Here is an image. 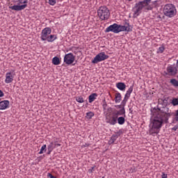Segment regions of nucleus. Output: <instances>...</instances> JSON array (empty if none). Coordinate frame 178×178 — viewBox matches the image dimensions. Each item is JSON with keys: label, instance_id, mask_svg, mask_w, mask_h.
Here are the masks:
<instances>
[{"label": "nucleus", "instance_id": "f257e3e1", "mask_svg": "<svg viewBox=\"0 0 178 178\" xmlns=\"http://www.w3.org/2000/svg\"><path fill=\"white\" fill-rule=\"evenodd\" d=\"M172 115H173L172 112L168 111V113H161L155 115L150 121L149 134L153 137L159 134L163 123H168Z\"/></svg>", "mask_w": 178, "mask_h": 178}, {"label": "nucleus", "instance_id": "f03ea898", "mask_svg": "<svg viewBox=\"0 0 178 178\" xmlns=\"http://www.w3.org/2000/svg\"><path fill=\"white\" fill-rule=\"evenodd\" d=\"M114 33L115 34H119V33H122V31H131V29H130V24L129 22L125 23V26L118 24L116 23L110 25L105 29V33Z\"/></svg>", "mask_w": 178, "mask_h": 178}, {"label": "nucleus", "instance_id": "7ed1b4c3", "mask_svg": "<svg viewBox=\"0 0 178 178\" xmlns=\"http://www.w3.org/2000/svg\"><path fill=\"white\" fill-rule=\"evenodd\" d=\"M52 30L49 27H46L42 30L40 38L42 41H47V42H54L55 40H58L56 35H51Z\"/></svg>", "mask_w": 178, "mask_h": 178}, {"label": "nucleus", "instance_id": "20e7f679", "mask_svg": "<svg viewBox=\"0 0 178 178\" xmlns=\"http://www.w3.org/2000/svg\"><path fill=\"white\" fill-rule=\"evenodd\" d=\"M163 13L166 17L172 19V17H175V15H177V10L176 9V6L172 3H168L164 6Z\"/></svg>", "mask_w": 178, "mask_h": 178}, {"label": "nucleus", "instance_id": "39448f33", "mask_svg": "<svg viewBox=\"0 0 178 178\" xmlns=\"http://www.w3.org/2000/svg\"><path fill=\"white\" fill-rule=\"evenodd\" d=\"M97 16L99 17L100 20H108L109 16H111V12L106 6H103L99 7L97 10Z\"/></svg>", "mask_w": 178, "mask_h": 178}, {"label": "nucleus", "instance_id": "423d86ee", "mask_svg": "<svg viewBox=\"0 0 178 178\" xmlns=\"http://www.w3.org/2000/svg\"><path fill=\"white\" fill-rule=\"evenodd\" d=\"M108 58L109 56L105 54V52H101L95 56V57L92 60V63L97 64L99 63V62L106 60V59H108Z\"/></svg>", "mask_w": 178, "mask_h": 178}, {"label": "nucleus", "instance_id": "0eeeda50", "mask_svg": "<svg viewBox=\"0 0 178 178\" xmlns=\"http://www.w3.org/2000/svg\"><path fill=\"white\" fill-rule=\"evenodd\" d=\"M106 123L110 124L111 126H115L118 123V113L113 114L112 115H108L106 118Z\"/></svg>", "mask_w": 178, "mask_h": 178}, {"label": "nucleus", "instance_id": "6e6552de", "mask_svg": "<svg viewBox=\"0 0 178 178\" xmlns=\"http://www.w3.org/2000/svg\"><path fill=\"white\" fill-rule=\"evenodd\" d=\"M74 55L72 53L67 54L64 56V63H65V65H72V63L74 62Z\"/></svg>", "mask_w": 178, "mask_h": 178}, {"label": "nucleus", "instance_id": "1a4fd4ad", "mask_svg": "<svg viewBox=\"0 0 178 178\" xmlns=\"http://www.w3.org/2000/svg\"><path fill=\"white\" fill-rule=\"evenodd\" d=\"M167 73L168 76H176L177 74V67L170 65L167 67Z\"/></svg>", "mask_w": 178, "mask_h": 178}, {"label": "nucleus", "instance_id": "9d476101", "mask_svg": "<svg viewBox=\"0 0 178 178\" xmlns=\"http://www.w3.org/2000/svg\"><path fill=\"white\" fill-rule=\"evenodd\" d=\"M15 74H15L14 72H7L6 74L5 83L10 84V83H12L13 81V79H15Z\"/></svg>", "mask_w": 178, "mask_h": 178}, {"label": "nucleus", "instance_id": "9b49d317", "mask_svg": "<svg viewBox=\"0 0 178 178\" xmlns=\"http://www.w3.org/2000/svg\"><path fill=\"white\" fill-rule=\"evenodd\" d=\"M26 8H27V4H23L21 6L15 5V6H9V9H11L12 10H17V11L23 10V9H26Z\"/></svg>", "mask_w": 178, "mask_h": 178}, {"label": "nucleus", "instance_id": "f8f14e48", "mask_svg": "<svg viewBox=\"0 0 178 178\" xmlns=\"http://www.w3.org/2000/svg\"><path fill=\"white\" fill-rule=\"evenodd\" d=\"M127 101H129V97H126L124 96V99L121 102V105L122 106H123V108L120 111V115H124V113H126V111H124V106H126V104L127 103Z\"/></svg>", "mask_w": 178, "mask_h": 178}, {"label": "nucleus", "instance_id": "ddd939ff", "mask_svg": "<svg viewBox=\"0 0 178 178\" xmlns=\"http://www.w3.org/2000/svg\"><path fill=\"white\" fill-rule=\"evenodd\" d=\"M9 106V101L3 100L0 102V111H5Z\"/></svg>", "mask_w": 178, "mask_h": 178}, {"label": "nucleus", "instance_id": "4468645a", "mask_svg": "<svg viewBox=\"0 0 178 178\" xmlns=\"http://www.w3.org/2000/svg\"><path fill=\"white\" fill-rule=\"evenodd\" d=\"M117 88L120 91H124L126 90V84L123 82H119L116 84Z\"/></svg>", "mask_w": 178, "mask_h": 178}, {"label": "nucleus", "instance_id": "2eb2a0df", "mask_svg": "<svg viewBox=\"0 0 178 178\" xmlns=\"http://www.w3.org/2000/svg\"><path fill=\"white\" fill-rule=\"evenodd\" d=\"M97 97H98V95L97 93H92L89 96L88 102L89 104H91L97 99Z\"/></svg>", "mask_w": 178, "mask_h": 178}, {"label": "nucleus", "instance_id": "dca6fc26", "mask_svg": "<svg viewBox=\"0 0 178 178\" xmlns=\"http://www.w3.org/2000/svg\"><path fill=\"white\" fill-rule=\"evenodd\" d=\"M55 149V145H54V143H50L49 145L47 146V154L49 155L51 152H52Z\"/></svg>", "mask_w": 178, "mask_h": 178}, {"label": "nucleus", "instance_id": "f3484780", "mask_svg": "<svg viewBox=\"0 0 178 178\" xmlns=\"http://www.w3.org/2000/svg\"><path fill=\"white\" fill-rule=\"evenodd\" d=\"M134 88V87L133 86H131L129 88L128 90H127V92H126V94L124 95V97L126 98H130V95H131V93L133 92Z\"/></svg>", "mask_w": 178, "mask_h": 178}, {"label": "nucleus", "instance_id": "a211bd4d", "mask_svg": "<svg viewBox=\"0 0 178 178\" xmlns=\"http://www.w3.org/2000/svg\"><path fill=\"white\" fill-rule=\"evenodd\" d=\"M118 137H119V136H118L116 134L112 135L110 140H108L109 145L113 144V143H115V140H118Z\"/></svg>", "mask_w": 178, "mask_h": 178}, {"label": "nucleus", "instance_id": "6ab92c4d", "mask_svg": "<svg viewBox=\"0 0 178 178\" xmlns=\"http://www.w3.org/2000/svg\"><path fill=\"white\" fill-rule=\"evenodd\" d=\"M52 63L53 65L58 66V65H60V60H59L58 56H55L52 58Z\"/></svg>", "mask_w": 178, "mask_h": 178}, {"label": "nucleus", "instance_id": "aec40b11", "mask_svg": "<svg viewBox=\"0 0 178 178\" xmlns=\"http://www.w3.org/2000/svg\"><path fill=\"white\" fill-rule=\"evenodd\" d=\"M122 101V95L120 93H116L115 97V104H119Z\"/></svg>", "mask_w": 178, "mask_h": 178}, {"label": "nucleus", "instance_id": "412c9836", "mask_svg": "<svg viewBox=\"0 0 178 178\" xmlns=\"http://www.w3.org/2000/svg\"><path fill=\"white\" fill-rule=\"evenodd\" d=\"M125 122L126 119L124 117H117V123H118V124L122 125L124 123H125Z\"/></svg>", "mask_w": 178, "mask_h": 178}, {"label": "nucleus", "instance_id": "4be33fe9", "mask_svg": "<svg viewBox=\"0 0 178 178\" xmlns=\"http://www.w3.org/2000/svg\"><path fill=\"white\" fill-rule=\"evenodd\" d=\"M165 51V44H162L161 47L157 49V54H163Z\"/></svg>", "mask_w": 178, "mask_h": 178}, {"label": "nucleus", "instance_id": "5701e85b", "mask_svg": "<svg viewBox=\"0 0 178 178\" xmlns=\"http://www.w3.org/2000/svg\"><path fill=\"white\" fill-rule=\"evenodd\" d=\"M171 104L173 105V106H177L178 105V98H172L170 102Z\"/></svg>", "mask_w": 178, "mask_h": 178}, {"label": "nucleus", "instance_id": "b1692460", "mask_svg": "<svg viewBox=\"0 0 178 178\" xmlns=\"http://www.w3.org/2000/svg\"><path fill=\"white\" fill-rule=\"evenodd\" d=\"M44 152H47V145H43L41 147L40 151L39 152L40 154H44Z\"/></svg>", "mask_w": 178, "mask_h": 178}, {"label": "nucleus", "instance_id": "393cba45", "mask_svg": "<svg viewBox=\"0 0 178 178\" xmlns=\"http://www.w3.org/2000/svg\"><path fill=\"white\" fill-rule=\"evenodd\" d=\"M170 82L172 83V85L174 87H178V81L177 80L172 79H170Z\"/></svg>", "mask_w": 178, "mask_h": 178}, {"label": "nucleus", "instance_id": "a878e982", "mask_svg": "<svg viewBox=\"0 0 178 178\" xmlns=\"http://www.w3.org/2000/svg\"><path fill=\"white\" fill-rule=\"evenodd\" d=\"M94 115L95 114L92 111L88 112V113H86V118L87 119H92Z\"/></svg>", "mask_w": 178, "mask_h": 178}, {"label": "nucleus", "instance_id": "bb28decb", "mask_svg": "<svg viewBox=\"0 0 178 178\" xmlns=\"http://www.w3.org/2000/svg\"><path fill=\"white\" fill-rule=\"evenodd\" d=\"M76 101L79 104H83V102H84V99L83 98V97L79 96L76 97Z\"/></svg>", "mask_w": 178, "mask_h": 178}, {"label": "nucleus", "instance_id": "cd10ccee", "mask_svg": "<svg viewBox=\"0 0 178 178\" xmlns=\"http://www.w3.org/2000/svg\"><path fill=\"white\" fill-rule=\"evenodd\" d=\"M19 3L27 5L29 0H18Z\"/></svg>", "mask_w": 178, "mask_h": 178}, {"label": "nucleus", "instance_id": "c85d7f7f", "mask_svg": "<svg viewBox=\"0 0 178 178\" xmlns=\"http://www.w3.org/2000/svg\"><path fill=\"white\" fill-rule=\"evenodd\" d=\"M49 3L51 6H54L56 3V0H49Z\"/></svg>", "mask_w": 178, "mask_h": 178}, {"label": "nucleus", "instance_id": "c756f323", "mask_svg": "<svg viewBox=\"0 0 178 178\" xmlns=\"http://www.w3.org/2000/svg\"><path fill=\"white\" fill-rule=\"evenodd\" d=\"M147 8V10H152L153 8L151 6V5L148 4L147 6H146Z\"/></svg>", "mask_w": 178, "mask_h": 178}, {"label": "nucleus", "instance_id": "7c9ffc66", "mask_svg": "<svg viewBox=\"0 0 178 178\" xmlns=\"http://www.w3.org/2000/svg\"><path fill=\"white\" fill-rule=\"evenodd\" d=\"M161 178H168V175L165 172H162Z\"/></svg>", "mask_w": 178, "mask_h": 178}, {"label": "nucleus", "instance_id": "2f4dec72", "mask_svg": "<svg viewBox=\"0 0 178 178\" xmlns=\"http://www.w3.org/2000/svg\"><path fill=\"white\" fill-rule=\"evenodd\" d=\"M5 96V93L2 90H0V98H2V97Z\"/></svg>", "mask_w": 178, "mask_h": 178}, {"label": "nucleus", "instance_id": "473e14b6", "mask_svg": "<svg viewBox=\"0 0 178 178\" xmlns=\"http://www.w3.org/2000/svg\"><path fill=\"white\" fill-rule=\"evenodd\" d=\"M177 129H178V124H177L175 127H173L172 128V130H173L174 131H176V130H177Z\"/></svg>", "mask_w": 178, "mask_h": 178}, {"label": "nucleus", "instance_id": "72a5a7b5", "mask_svg": "<svg viewBox=\"0 0 178 178\" xmlns=\"http://www.w3.org/2000/svg\"><path fill=\"white\" fill-rule=\"evenodd\" d=\"M47 176H48V177H50V178H56V177H54V176L52 175V174H51V173H48Z\"/></svg>", "mask_w": 178, "mask_h": 178}, {"label": "nucleus", "instance_id": "f704fd0d", "mask_svg": "<svg viewBox=\"0 0 178 178\" xmlns=\"http://www.w3.org/2000/svg\"><path fill=\"white\" fill-rule=\"evenodd\" d=\"M106 106H107L106 103H104L103 104V109H104V111H105V109H106Z\"/></svg>", "mask_w": 178, "mask_h": 178}, {"label": "nucleus", "instance_id": "c9c22d12", "mask_svg": "<svg viewBox=\"0 0 178 178\" xmlns=\"http://www.w3.org/2000/svg\"><path fill=\"white\" fill-rule=\"evenodd\" d=\"M54 147H55V148H56V147H60V144H59V143H55V144H54Z\"/></svg>", "mask_w": 178, "mask_h": 178}, {"label": "nucleus", "instance_id": "e433bc0d", "mask_svg": "<svg viewBox=\"0 0 178 178\" xmlns=\"http://www.w3.org/2000/svg\"><path fill=\"white\" fill-rule=\"evenodd\" d=\"M131 172H137V169H136V168H134V169L131 170Z\"/></svg>", "mask_w": 178, "mask_h": 178}, {"label": "nucleus", "instance_id": "4c0bfd02", "mask_svg": "<svg viewBox=\"0 0 178 178\" xmlns=\"http://www.w3.org/2000/svg\"><path fill=\"white\" fill-rule=\"evenodd\" d=\"M156 2H158V1H154L152 2L153 5H155V3H156Z\"/></svg>", "mask_w": 178, "mask_h": 178}, {"label": "nucleus", "instance_id": "58836bf2", "mask_svg": "<svg viewBox=\"0 0 178 178\" xmlns=\"http://www.w3.org/2000/svg\"><path fill=\"white\" fill-rule=\"evenodd\" d=\"M177 68L178 69V60H177Z\"/></svg>", "mask_w": 178, "mask_h": 178}, {"label": "nucleus", "instance_id": "ea45409f", "mask_svg": "<svg viewBox=\"0 0 178 178\" xmlns=\"http://www.w3.org/2000/svg\"><path fill=\"white\" fill-rule=\"evenodd\" d=\"M84 147H88V144L86 143Z\"/></svg>", "mask_w": 178, "mask_h": 178}, {"label": "nucleus", "instance_id": "a19ab883", "mask_svg": "<svg viewBox=\"0 0 178 178\" xmlns=\"http://www.w3.org/2000/svg\"><path fill=\"white\" fill-rule=\"evenodd\" d=\"M127 1H128V2H131V1H133V0H127Z\"/></svg>", "mask_w": 178, "mask_h": 178}, {"label": "nucleus", "instance_id": "79ce46f5", "mask_svg": "<svg viewBox=\"0 0 178 178\" xmlns=\"http://www.w3.org/2000/svg\"><path fill=\"white\" fill-rule=\"evenodd\" d=\"M92 170H94V167L92 168L91 172H92Z\"/></svg>", "mask_w": 178, "mask_h": 178}]
</instances>
